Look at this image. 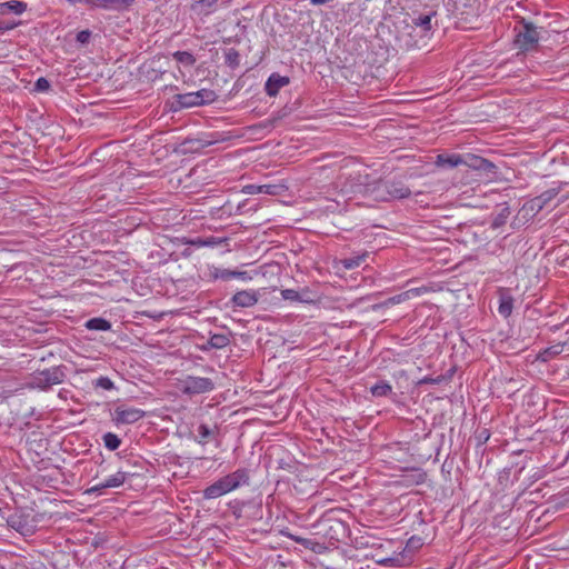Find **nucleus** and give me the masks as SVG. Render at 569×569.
Segmentation results:
<instances>
[{
  "label": "nucleus",
  "mask_w": 569,
  "mask_h": 569,
  "mask_svg": "<svg viewBox=\"0 0 569 569\" xmlns=\"http://www.w3.org/2000/svg\"><path fill=\"white\" fill-rule=\"evenodd\" d=\"M249 482V472L247 469H237L236 471L221 477L212 485L208 486L203 490V497L206 499H217L231 491L237 490L243 485Z\"/></svg>",
  "instance_id": "obj_1"
},
{
  "label": "nucleus",
  "mask_w": 569,
  "mask_h": 569,
  "mask_svg": "<svg viewBox=\"0 0 569 569\" xmlns=\"http://www.w3.org/2000/svg\"><path fill=\"white\" fill-rule=\"evenodd\" d=\"M214 100V92L207 89H201L194 92L179 93L174 96V102L180 108H191L201 106L203 103L212 102Z\"/></svg>",
  "instance_id": "obj_2"
},
{
  "label": "nucleus",
  "mask_w": 569,
  "mask_h": 569,
  "mask_svg": "<svg viewBox=\"0 0 569 569\" xmlns=\"http://www.w3.org/2000/svg\"><path fill=\"white\" fill-rule=\"evenodd\" d=\"M539 41V32L530 22H523L517 31L515 43L522 51H529L536 48Z\"/></svg>",
  "instance_id": "obj_3"
},
{
  "label": "nucleus",
  "mask_w": 569,
  "mask_h": 569,
  "mask_svg": "<svg viewBox=\"0 0 569 569\" xmlns=\"http://www.w3.org/2000/svg\"><path fill=\"white\" fill-rule=\"evenodd\" d=\"M213 389V381L204 377L188 376L181 381V391L189 396L210 392Z\"/></svg>",
  "instance_id": "obj_4"
},
{
  "label": "nucleus",
  "mask_w": 569,
  "mask_h": 569,
  "mask_svg": "<svg viewBox=\"0 0 569 569\" xmlns=\"http://www.w3.org/2000/svg\"><path fill=\"white\" fill-rule=\"evenodd\" d=\"M64 379V372L60 367L38 370V389H46L59 385Z\"/></svg>",
  "instance_id": "obj_5"
},
{
  "label": "nucleus",
  "mask_w": 569,
  "mask_h": 569,
  "mask_svg": "<svg viewBox=\"0 0 569 569\" xmlns=\"http://www.w3.org/2000/svg\"><path fill=\"white\" fill-rule=\"evenodd\" d=\"M144 411L128 406H118L114 409V420L117 423H134L143 418Z\"/></svg>",
  "instance_id": "obj_6"
},
{
  "label": "nucleus",
  "mask_w": 569,
  "mask_h": 569,
  "mask_svg": "<svg viewBox=\"0 0 569 569\" xmlns=\"http://www.w3.org/2000/svg\"><path fill=\"white\" fill-rule=\"evenodd\" d=\"M128 478V473L124 471H117L114 475L109 476L106 480L100 483H97L89 488L86 492L91 493H101L102 490L107 488H118L122 486Z\"/></svg>",
  "instance_id": "obj_7"
},
{
  "label": "nucleus",
  "mask_w": 569,
  "mask_h": 569,
  "mask_svg": "<svg viewBox=\"0 0 569 569\" xmlns=\"http://www.w3.org/2000/svg\"><path fill=\"white\" fill-rule=\"evenodd\" d=\"M435 13L420 14L412 19V31L420 34L421 38H429L431 32V20Z\"/></svg>",
  "instance_id": "obj_8"
},
{
  "label": "nucleus",
  "mask_w": 569,
  "mask_h": 569,
  "mask_svg": "<svg viewBox=\"0 0 569 569\" xmlns=\"http://www.w3.org/2000/svg\"><path fill=\"white\" fill-rule=\"evenodd\" d=\"M134 0H84V2L92 7L104 10H120L128 8Z\"/></svg>",
  "instance_id": "obj_9"
},
{
  "label": "nucleus",
  "mask_w": 569,
  "mask_h": 569,
  "mask_svg": "<svg viewBox=\"0 0 569 569\" xmlns=\"http://www.w3.org/2000/svg\"><path fill=\"white\" fill-rule=\"evenodd\" d=\"M258 299H259V295L257 291L241 290V291H237L232 296L231 300L238 307L248 308V307L254 306L258 302Z\"/></svg>",
  "instance_id": "obj_10"
},
{
  "label": "nucleus",
  "mask_w": 569,
  "mask_h": 569,
  "mask_svg": "<svg viewBox=\"0 0 569 569\" xmlns=\"http://www.w3.org/2000/svg\"><path fill=\"white\" fill-rule=\"evenodd\" d=\"M463 164L477 171L491 172L496 167L489 160L475 154H468L463 158Z\"/></svg>",
  "instance_id": "obj_11"
},
{
  "label": "nucleus",
  "mask_w": 569,
  "mask_h": 569,
  "mask_svg": "<svg viewBox=\"0 0 569 569\" xmlns=\"http://www.w3.org/2000/svg\"><path fill=\"white\" fill-rule=\"evenodd\" d=\"M430 292V289L428 287H418V288H411L405 292H401L399 295H396L391 298H389L387 300V303L388 305H399V303H402L405 301H408L410 299H413V298H417V297H420L425 293H428Z\"/></svg>",
  "instance_id": "obj_12"
},
{
  "label": "nucleus",
  "mask_w": 569,
  "mask_h": 569,
  "mask_svg": "<svg viewBox=\"0 0 569 569\" xmlns=\"http://www.w3.org/2000/svg\"><path fill=\"white\" fill-rule=\"evenodd\" d=\"M203 278L208 281H228L231 279V270L222 269L213 264H207L206 269L203 270Z\"/></svg>",
  "instance_id": "obj_13"
},
{
  "label": "nucleus",
  "mask_w": 569,
  "mask_h": 569,
  "mask_svg": "<svg viewBox=\"0 0 569 569\" xmlns=\"http://www.w3.org/2000/svg\"><path fill=\"white\" fill-rule=\"evenodd\" d=\"M289 83V79L287 77H281L280 74L272 73L266 82V92L270 97L277 96L279 90Z\"/></svg>",
  "instance_id": "obj_14"
},
{
  "label": "nucleus",
  "mask_w": 569,
  "mask_h": 569,
  "mask_svg": "<svg viewBox=\"0 0 569 569\" xmlns=\"http://www.w3.org/2000/svg\"><path fill=\"white\" fill-rule=\"evenodd\" d=\"M559 193V188H551L543 191L530 201V208L540 211L547 203L553 200Z\"/></svg>",
  "instance_id": "obj_15"
},
{
  "label": "nucleus",
  "mask_w": 569,
  "mask_h": 569,
  "mask_svg": "<svg viewBox=\"0 0 569 569\" xmlns=\"http://www.w3.org/2000/svg\"><path fill=\"white\" fill-rule=\"evenodd\" d=\"M219 0H197L190 4L191 11L198 16H209L214 11Z\"/></svg>",
  "instance_id": "obj_16"
},
{
  "label": "nucleus",
  "mask_w": 569,
  "mask_h": 569,
  "mask_svg": "<svg viewBox=\"0 0 569 569\" xmlns=\"http://www.w3.org/2000/svg\"><path fill=\"white\" fill-rule=\"evenodd\" d=\"M513 309V298L505 289L500 290L498 312L503 318H508Z\"/></svg>",
  "instance_id": "obj_17"
},
{
  "label": "nucleus",
  "mask_w": 569,
  "mask_h": 569,
  "mask_svg": "<svg viewBox=\"0 0 569 569\" xmlns=\"http://www.w3.org/2000/svg\"><path fill=\"white\" fill-rule=\"evenodd\" d=\"M27 9V4L22 1H8L0 3V13L1 14H8V13H14V14H21Z\"/></svg>",
  "instance_id": "obj_18"
},
{
  "label": "nucleus",
  "mask_w": 569,
  "mask_h": 569,
  "mask_svg": "<svg viewBox=\"0 0 569 569\" xmlns=\"http://www.w3.org/2000/svg\"><path fill=\"white\" fill-rule=\"evenodd\" d=\"M84 327L88 330H96V331H108L111 329V323L100 317L91 318L86 323Z\"/></svg>",
  "instance_id": "obj_19"
},
{
  "label": "nucleus",
  "mask_w": 569,
  "mask_h": 569,
  "mask_svg": "<svg viewBox=\"0 0 569 569\" xmlns=\"http://www.w3.org/2000/svg\"><path fill=\"white\" fill-rule=\"evenodd\" d=\"M437 163L442 167L447 166L450 168H455L460 164H463V157H461L459 154H452V156L439 154L437 157Z\"/></svg>",
  "instance_id": "obj_20"
},
{
  "label": "nucleus",
  "mask_w": 569,
  "mask_h": 569,
  "mask_svg": "<svg viewBox=\"0 0 569 569\" xmlns=\"http://www.w3.org/2000/svg\"><path fill=\"white\" fill-rule=\"evenodd\" d=\"M173 59L183 67H192L196 63V58L188 51H176L172 53Z\"/></svg>",
  "instance_id": "obj_21"
},
{
  "label": "nucleus",
  "mask_w": 569,
  "mask_h": 569,
  "mask_svg": "<svg viewBox=\"0 0 569 569\" xmlns=\"http://www.w3.org/2000/svg\"><path fill=\"white\" fill-rule=\"evenodd\" d=\"M392 387L387 381H379L370 388V392L373 397H386L390 395Z\"/></svg>",
  "instance_id": "obj_22"
},
{
  "label": "nucleus",
  "mask_w": 569,
  "mask_h": 569,
  "mask_svg": "<svg viewBox=\"0 0 569 569\" xmlns=\"http://www.w3.org/2000/svg\"><path fill=\"white\" fill-rule=\"evenodd\" d=\"M562 350H563V347L561 345L551 346V347L546 348L545 350L540 351L538 355V359L541 361H549L550 359L560 355L562 352Z\"/></svg>",
  "instance_id": "obj_23"
},
{
  "label": "nucleus",
  "mask_w": 569,
  "mask_h": 569,
  "mask_svg": "<svg viewBox=\"0 0 569 569\" xmlns=\"http://www.w3.org/2000/svg\"><path fill=\"white\" fill-rule=\"evenodd\" d=\"M388 193L392 198L405 199V198L409 197L411 192H410L409 188L403 184H399V186L392 184L390 187V189L388 190Z\"/></svg>",
  "instance_id": "obj_24"
},
{
  "label": "nucleus",
  "mask_w": 569,
  "mask_h": 569,
  "mask_svg": "<svg viewBox=\"0 0 569 569\" xmlns=\"http://www.w3.org/2000/svg\"><path fill=\"white\" fill-rule=\"evenodd\" d=\"M367 253L352 257V258H346L340 261V263L343 266L346 270H351L357 267H359L365 260H366Z\"/></svg>",
  "instance_id": "obj_25"
},
{
  "label": "nucleus",
  "mask_w": 569,
  "mask_h": 569,
  "mask_svg": "<svg viewBox=\"0 0 569 569\" xmlns=\"http://www.w3.org/2000/svg\"><path fill=\"white\" fill-rule=\"evenodd\" d=\"M103 443L107 449L113 451L120 447L121 440L116 433L108 432L103 436Z\"/></svg>",
  "instance_id": "obj_26"
},
{
  "label": "nucleus",
  "mask_w": 569,
  "mask_h": 569,
  "mask_svg": "<svg viewBox=\"0 0 569 569\" xmlns=\"http://www.w3.org/2000/svg\"><path fill=\"white\" fill-rule=\"evenodd\" d=\"M320 300V298L313 292L311 291L309 288H303L301 291H300V302L301 303H316Z\"/></svg>",
  "instance_id": "obj_27"
},
{
  "label": "nucleus",
  "mask_w": 569,
  "mask_h": 569,
  "mask_svg": "<svg viewBox=\"0 0 569 569\" xmlns=\"http://www.w3.org/2000/svg\"><path fill=\"white\" fill-rule=\"evenodd\" d=\"M209 343L212 348L221 349L229 343V338L226 335H213L210 338Z\"/></svg>",
  "instance_id": "obj_28"
},
{
  "label": "nucleus",
  "mask_w": 569,
  "mask_h": 569,
  "mask_svg": "<svg viewBox=\"0 0 569 569\" xmlns=\"http://www.w3.org/2000/svg\"><path fill=\"white\" fill-rule=\"evenodd\" d=\"M281 297L284 300H289L292 302H300V291H297L295 289H283L281 290Z\"/></svg>",
  "instance_id": "obj_29"
},
{
  "label": "nucleus",
  "mask_w": 569,
  "mask_h": 569,
  "mask_svg": "<svg viewBox=\"0 0 569 569\" xmlns=\"http://www.w3.org/2000/svg\"><path fill=\"white\" fill-rule=\"evenodd\" d=\"M94 386L104 390H111L114 387L113 382L108 377H99L96 380Z\"/></svg>",
  "instance_id": "obj_30"
},
{
  "label": "nucleus",
  "mask_w": 569,
  "mask_h": 569,
  "mask_svg": "<svg viewBox=\"0 0 569 569\" xmlns=\"http://www.w3.org/2000/svg\"><path fill=\"white\" fill-rule=\"evenodd\" d=\"M90 37H91V32L89 30H81L77 33L76 39L78 42L84 44L89 41Z\"/></svg>",
  "instance_id": "obj_31"
},
{
  "label": "nucleus",
  "mask_w": 569,
  "mask_h": 569,
  "mask_svg": "<svg viewBox=\"0 0 569 569\" xmlns=\"http://www.w3.org/2000/svg\"><path fill=\"white\" fill-rule=\"evenodd\" d=\"M238 278L243 281H249L252 277L247 271H231V279Z\"/></svg>",
  "instance_id": "obj_32"
},
{
  "label": "nucleus",
  "mask_w": 569,
  "mask_h": 569,
  "mask_svg": "<svg viewBox=\"0 0 569 569\" xmlns=\"http://www.w3.org/2000/svg\"><path fill=\"white\" fill-rule=\"evenodd\" d=\"M50 89V83L46 78H38V92H46Z\"/></svg>",
  "instance_id": "obj_33"
},
{
  "label": "nucleus",
  "mask_w": 569,
  "mask_h": 569,
  "mask_svg": "<svg viewBox=\"0 0 569 569\" xmlns=\"http://www.w3.org/2000/svg\"><path fill=\"white\" fill-rule=\"evenodd\" d=\"M220 241H216L214 238H209L208 240L206 241H201V240H198L197 242H193L194 244H199V246H213V244H217L219 243Z\"/></svg>",
  "instance_id": "obj_34"
},
{
  "label": "nucleus",
  "mask_w": 569,
  "mask_h": 569,
  "mask_svg": "<svg viewBox=\"0 0 569 569\" xmlns=\"http://www.w3.org/2000/svg\"><path fill=\"white\" fill-rule=\"evenodd\" d=\"M199 433L203 437V438H207L209 435H210V430L207 426L204 425H201L200 428H199Z\"/></svg>",
  "instance_id": "obj_35"
},
{
  "label": "nucleus",
  "mask_w": 569,
  "mask_h": 569,
  "mask_svg": "<svg viewBox=\"0 0 569 569\" xmlns=\"http://www.w3.org/2000/svg\"><path fill=\"white\" fill-rule=\"evenodd\" d=\"M292 539H293L296 542H298V543H301V545H303V546H307L308 540H307V539H305V538H300V537H292Z\"/></svg>",
  "instance_id": "obj_36"
},
{
  "label": "nucleus",
  "mask_w": 569,
  "mask_h": 569,
  "mask_svg": "<svg viewBox=\"0 0 569 569\" xmlns=\"http://www.w3.org/2000/svg\"><path fill=\"white\" fill-rule=\"evenodd\" d=\"M270 188V186H260L258 189L259 192L271 193Z\"/></svg>",
  "instance_id": "obj_37"
},
{
  "label": "nucleus",
  "mask_w": 569,
  "mask_h": 569,
  "mask_svg": "<svg viewBox=\"0 0 569 569\" xmlns=\"http://www.w3.org/2000/svg\"><path fill=\"white\" fill-rule=\"evenodd\" d=\"M432 382H436V380L431 379V378H423L419 381V383H432Z\"/></svg>",
  "instance_id": "obj_38"
},
{
  "label": "nucleus",
  "mask_w": 569,
  "mask_h": 569,
  "mask_svg": "<svg viewBox=\"0 0 569 569\" xmlns=\"http://www.w3.org/2000/svg\"><path fill=\"white\" fill-rule=\"evenodd\" d=\"M4 29H7V27H2V26L0 24V30H4Z\"/></svg>",
  "instance_id": "obj_39"
}]
</instances>
